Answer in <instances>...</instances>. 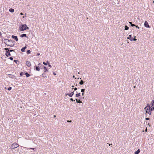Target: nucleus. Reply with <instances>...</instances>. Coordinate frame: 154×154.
Wrapping results in <instances>:
<instances>
[{
    "label": "nucleus",
    "mask_w": 154,
    "mask_h": 154,
    "mask_svg": "<svg viewBox=\"0 0 154 154\" xmlns=\"http://www.w3.org/2000/svg\"><path fill=\"white\" fill-rule=\"evenodd\" d=\"M12 38L13 39H14L16 41H17L18 40L17 37L16 36H14L13 35L12 36Z\"/></svg>",
    "instance_id": "obj_9"
},
{
    "label": "nucleus",
    "mask_w": 154,
    "mask_h": 154,
    "mask_svg": "<svg viewBox=\"0 0 154 154\" xmlns=\"http://www.w3.org/2000/svg\"><path fill=\"white\" fill-rule=\"evenodd\" d=\"M14 61L17 63V62H18V61L17 60H14Z\"/></svg>",
    "instance_id": "obj_32"
},
{
    "label": "nucleus",
    "mask_w": 154,
    "mask_h": 154,
    "mask_svg": "<svg viewBox=\"0 0 154 154\" xmlns=\"http://www.w3.org/2000/svg\"><path fill=\"white\" fill-rule=\"evenodd\" d=\"M68 122H71V121H67Z\"/></svg>",
    "instance_id": "obj_45"
},
{
    "label": "nucleus",
    "mask_w": 154,
    "mask_h": 154,
    "mask_svg": "<svg viewBox=\"0 0 154 154\" xmlns=\"http://www.w3.org/2000/svg\"><path fill=\"white\" fill-rule=\"evenodd\" d=\"M31 52V51L29 50H28L27 51L26 53L27 54H29Z\"/></svg>",
    "instance_id": "obj_25"
},
{
    "label": "nucleus",
    "mask_w": 154,
    "mask_h": 154,
    "mask_svg": "<svg viewBox=\"0 0 154 154\" xmlns=\"http://www.w3.org/2000/svg\"><path fill=\"white\" fill-rule=\"evenodd\" d=\"M129 23L131 24V26H135V25L134 24H132V22H129Z\"/></svg>",
    "instance_id": "obj_22"
},
{
    "label": "nucleus",
    "mask_w": 154,
    "mask_h": 154,
    "mask_svg": "<svg viewBox=\"0 0 154 154\" xmlns=\"http://www.w3.org/2000/svg\"><path fill=\"white\" fill-rule=\"evenodd\" d=\"M135 26L136 27H137V28L139 29V28L138 26Z\"/></svg>",
    "instance_id": "obj_39"
},
{
    "label": "nucleus",
    "mask_w": 154,
    "mask_h": 154,
    "mask_svg": "<svg viewBox=\"0 0 154 154\" xmlns=\"http://www.w3.org/2000/svg\"><path fill=\"white\" fill-rule=\"evenodd\" d=\"M2 35V33L1 32H0V35Z\"/></svg>",
    "instance_id": "obj_49"
},
{
    "label": "nucleus",
    "mask_w": 154,
    "mask_h": 154,
    "mask_svg": "<svg viewBox=\"0 0 154 154\" xmlns=\"http://www.w3.org/2000/svg\"><path fill=\"white\" fill-rule=\"evenodd\" d=\"M111 144H109V146H110V145H111Z\"/></svg>",
    "instance_id": "obj_53"
},
{
    "label": "nucleus",
    "mask_w": 154,
    "mask_h": 154,
    "mask_svg": "<svg viewBox=\"0 0 154 154\" xmlns=\"http://www.w3.org/2000/svg\"><path fill=\"white\" fill-rule=\"evenodd\" d=\"M9 77L10 78H13L14 77L13 75L9 74Z\"/></svg>",
    "instance_id": "obj_20"
},
{
    "label": "nucleus",
    "mask_w": 154,
    "mask_h": 154,
    "mask_svg": "<svg viewBox=\"0 0 154 154\" xmlns=\"http://www.w3.org/2000/svg\"><path fill=\"white\" fill-rule=\"evenodd\" d=\"M20 37H26V35L25 34H23L20 35Z\"/></svg>",
    "instance_id": "obj_16"
},
{
    "label": "nucleus",
    "mask_w": 154,
    "mask_h": 154,
    "mask_svg": "<svg viewBox=\"0 0 154 154\" xmlns=\"http://www.w3.org/2000/svg\"><path fill=\"white\" fill-rule=\"evenodd\" d=\"M145 131H147V128H146V130H145Z\"/></svg>",
    "instance_id": "obj_48"
},
{
    "label": "nucleus",
    "mask_w": 154,
    "mask_h": 154,
    "mask_svg": "<svg viewBox=\"0 0 154 154\" xmlns=\"http://www.w3.org/2000/svg\"><path fill=\"white\" fill-rule=\"evenodd\" d=\"M72 88L74 87V86L73 85H72Z\"/></svg>",
    "instance_id": "obj_51"
},
{
    "label": "nucleus",
    "mask_w": 154,
    "mask_h": 154,
    "mask_svg": "<svg viewBox=\"0 0 154 154\" xmlns=\"http://www.w3.org/2000/svg\"><path fill=\"white\" fill-rule=\"evenodd\" d=\"M75 100H76V102L77 103H82V101H80V100H78L77 99H76Z\"/></svg>",
    "instance_id": "obj_15"
},
{
    "label": "nucleus",
    "mask_w": 154,
    "mask_h": 154,
    "mask_svg": "<svg viewBox=\"0 0 154 154\" xmlns=\"http://www.w3.org/2000/svg\"><path fill=\"white\" fill-rule=\"evenodd\" d=\"M29 28L27 27L26 24H23L21 26H20V31H24L26 29H28Z\"/></svg>",
    "instance_id": "obj_2"
},
{
    "label": "nucleus",
    "mask_w": 154,
    "mask_h": 154,
    "mask_svg": "<svg viewBox=\"0 0 154 154\" xmlns=\"http://www.w3.org/2000/svg\"><path fill=\"white\" fill-rule=\"evenodd\" d=\"M43 64L45 65H47V63L45 62H43Z\"/></svg>",
    "instance_id": "obj_34"
},
{
    "label": "nucleus",
    "mask_w": 154,
    "mask_h": 154,
    "mask_svg": "<svg viewBox=\"0 0 154 154\" xmlns=\"http://www.w3.org/2000/svg\"><path fill=\"white\" fill-rule=\"evenodd\" d=\"M43 69H44V72H46L47 71H48V70L46 67L45 66H43Z\"/></svg>",
    "instance_id": "obj_11"
},
{
    "label": "nucleus",
    "mask_w": 154,
    "mask_h": 154,
    "mask_svg": "<svg viewBox=\"0 0 154 154\" xmlns=\"http://www.w3.org/2000/svg\"><path fill=\"white\" fill-rule=\"evenodd\" d=\"M23 48V49H25H25L26 48V47L25 46V47H24Z\"/></svg>",
    "instance_id": "obj_38"
},
{
    "label": "nucleus",
    "mask_w": 154,
    "mask_h": 154,
    "mask_svg": "<svg viewBox=\"0 0 154 154\" xmlns=\"http://www.w3.org/2000/svg\"><path fill=\"white\" fill-rule=\"evenodd\" d=\"M11 89H12L11 87H9L8 88V90L10 91V90H11Z\"/></svg>",
    "instance_id": "obj_29"
},
{
    "label": "nucleus",
    "mask_w": 154,
    "mask_h": 154,
    "mask_svg": "<svg viewBox=\"0 0 154 154\" xmlns=\"http://www.w3.org/2000/svg\"><path fill=\"white\" fill-rule=\"evenodd\" d=\"M21 51H22V52H25V49H23V48H22L21 49Z\"/></svg>",
    "instance_id": "obj_28"
},
{
    "label": "nucleus",
    "mask_w": 154,
    "mask_h": 154,
    "mask_svg": "<svg viewBox=\"0 0 154 154\" xmlns=\"http://www.w3.org/2000/svg\"><path fill=\"white\" fill-rule=\"evenodd\" d=\"M129 29V27L127 26H125V29L126 30H128Z\"/></svg>",
    "instance_id": "obj_23"
},
{
    "label": "nucleus",
    "mask_w": 154,
    "mask_h": 154,
    "mask_svg": "<svg viewBox=\"0 0 154 154\" xmlns=\"http://www.w3.org/2000/svg\"><path fill=\"white\" fill-rule=\"evenodd\" d=\"M42 64L41 63H39L38 65V66L39 67L41 66H42Z\"/></svg>",
    "instance_id": "obj_26"
},
{
    "label": "nucleus",
    "mask_w": 154,
    "mask_h": 154,
    "mask_svg": "<svg viewBox=\"0 0 154 154\" xmlns=\"http://www.w3.org/2000/svg\"><path fill=\"white\" fill-rule=\"evenodd\" d=\"M144 26L145 27L149 28L150 27L149 25V24L147 21H145V22L144 23Z\"/></svg>",
    "instance_id": "obj_6"
},
{
    "label": "nucleus",
    "mask_w": 154,
    "mask_h": 154,
    "mask_svg": "<svg viewBox=\"0 0 154 154\" xmlns=\"http://www.w3.org/2000/svg\"><path fill=\"white\" fill-rule=\"evenodd\" d=\"M79 83L81 85H82L84 84V82L82 80H81Z\"/></svg>",
    "instance_id": "obj_21"
},
{
    "label": "nucleus",
    "mask_w": 154,
    "mask_h": 154,
    "mask_svg": "<svg viewBox=\"0 0 154 154\" xmlns=\"http://www.w3.org/2000/svg\"><path fill=\"white\" fill-rule=\"evenodd\" d=\"M73 78H74V79H76V78H75V76L74 75V76H73Z\"/></svg>",
    "instance_id": "obj_44"
},
{
    "label": "nucleus",
    "mask_w": 154,
    "mask_h": 154,
    "mask_svg": "<svg viewBox=\"0 0 154 154\" xmlns=\"http://www.w3.org/2000/svg\"><path fill=\"white\" fill-rule=\"evenodd\" d=\"M5 49L6 51V53L5 54L6 55L7 57H8L9 56H11V54L10 53L9 50H8V48H5Z\"/></svg>",
    "instance_id": "obj_4"
},
{
    "label": "nucleus",
    "mask_w": 154,
    "mask_h": 154,
    "mask_svg": "<svg viewBox=\"0 0 154 154\" xmlns=\"http://www.w3.org/2000/svg\"><path fill=\"white\" fill-rule=\"evenodd\" d=\"M85 89H82L81 90V92H82V96H83V97H82L83 99H84V98L83 96L84 95V93L85 92Z\"/></svg>",
    "instance_id": "obj_8"
},
{
    "label": "nucleus",
    "mask_w": 154,
    "mask_h": 154,
    "mask_svg": "<svg viewBox=\"0 0 154 154\" xmlns=\"http://www.w3.org/2000/svg\"><path fill=\"white\" fill-rule=\"evenodd\" d=\"M23 75V73L22 72H20V75L21 76H22V75Z\"/></svg>",
    "instance_id": "obj_30"
},
{
    "label": "nucleus",
    "mask_w": 154,
    "mask_h": 154,
    "mask_svg": "<svg viewBox=\"0 0 154 154\" xmlns=\"http://www.w3.org/2000/svg\"><path fill=\"white\" fill-rule=\"evenodd\" d=\"M19 146V145L17 143H14L12 144L11 147V148L12 149H13L16 148H17Z\"/></svg>",
    "instance_id": "obj_3"
},
{
    "label": "nucleus",
    "mask_w": 154,
    "mask_h": 154,
    "mask_svg": "<svg viewBox=\"0 0 154 154\" xmlns=\"http://www.w3.org/2000/svg\"><path fill=\"white\" fill-rule=\"evenodd\" d=\"M10 12H13L14 11V10L12 8H11L9 10Z\"/></svg>",
    "instance_id": "obj_18"
},
{
    "label": "nucleus",
    "mask_w": 154,
    "mask_h": 154,
    "mask_svg": "<svg viewBox=\"0 0 154 154\" xmlns=\"http://www.w3.org/2000/svg\"><path fill=\"white\" fill-rule=\"evenodd\" d=\"M134 37H135V38H133L131 37V35H129V37H127V39H129L131 41H133H133H135L137 40V39L135 38V36Z\"/></svg>",
    "instance_id": "obj_5"
},
{
    "label": "nucleus",
    "mask_w": 154,
    "mask_h": 154,
    "mask_svg": "<svg viewBox=\"0 0 154 154\" xmlns=\"http://www.w3.org/2000/svg\"><path fill=\"white\" fill-rule=\"evenodd\" d=\"M150 110L151 111L152 110H154V106L152 108H151V109H150Z\"/></svg>",
    "instance_id": "obj_31"
},
{
    "label": "nucleus",
    "mask_w": 154,
    "mask_h": 154,
    "mask_svg": "<svg viewBox=\"0 0 154 154\" xmlns=\"http://www.w3.org/2000/svg\"><path fill=\"white\" fill-rule=\"evenodd\" d=\"M145 110L146 111V113H148L149 115H151V112L150 110V106L149 104H147V106L144 108Z\"/></svg>",
    "instance_id": "obj_1"
},
{
    "label": "nucleus",
    "mask_w": 154,
    "mask_h": 154,
    "mask_svg": "<svg viewBox=\"0 0 154 154\" xmlns=\"http://www.w3.org/2000/svg\"><path fill=\"white\" fill-rule=\"evenodd\" d=\"M47 63H48V65L50 67H51V65H50V64H49V63L48 62V61H47Z\"/></svg>",
    "instance_id": "obj_27"
},
{
    "label": "nucleus",
    "mask_w": 154,
    "mask_h": 154,
    "mask_svg": "<svg viewBox=\"0 0 154 154\" xmlns=\"http://www.w3.org/2000/svg\"><path fill=\"white\" fill-rule=\"evenodd\" d=\"M70 100H71V101H75V100H73V99L72 98H70Z\"/></svg>",
    "instance_id": "obj_35"
},
{
    "label": "nucleus",
    "mask_w": 154,
    "mask_h": 154,
    "mask_svg": "<svg viewBox=\"0 0 154 154\" xmlns=\"http://www.w3.org/2000/svg\"><path fill=\"white\" fill-rule=\"evenodd\" d=\"M39 55H40V53H38L37 54H36V55H37V56H39Z\"/></svg>",
    "instance_id": "obj_36"
},
{
    "label": "nucleus",
    "mask_w": 154,
    "mask_h": 154,
    "mask_svg": "<svg viewBox=\"0 0 154 154\" xmlns=\"http://www.w3.org/2000/svg\"><path fill=\"white\" fill-rule=\"evenodd\" d=\"M25 75H26L27 77H29L30 75L29 73H28L27 72H26L25 73Z\"/></svg>",
    "instance_id": "obj_17"
},
{
    "label": "nucleus",
    "mask_w": 154,
    "mask_h": 154,
    "mask_svg": "<svg viewBox=\"0 0 154 154\" xmlns=\"http://www.w3.org/2000/svg\"><path fill=\"white\" fill-rule=\"evenodd\" d=\"M9 59L11 60H13V58L12 57H10V58H9Z\"/></svg>",
    "instance_id": "obj_33"
},
{
    "label": "nucleus",
    "mask_w": 154,
    "mask_h": 154,
    "mask_svg": "<svg viewBox=\"0 0 154 154\" xmlns=\"http://www.w3.org/2000/svg\"><path fill=\"white\" fill-rule=\"evenodd\" d=\"M135 87H135V86H134V88H135Z\"/></svg>",
    "instance_id": "obj_52"
},
{
    "label": "nucleus",
    "mask_w": 154,
    "mask_h": 154,
    "mask_svg": "<svg viewBox=\"0 0 154 154\" xmlns=\"http://www.w3.org/2000/svg\"><path fill=\"white\" fill-rule=\"evenodd\" d=\"M24 16H23V18H24Z\"/></svg>",
    "instance_id": "obj_55"
},
{
    "label": "nucleus",
    "mask_w": 154,
    "mask_h": 154,
    "mask_svg": "<svg viewBox=\"0 0 154 154\" xmlns=\"http://www.w3.org/2000/svg\"><path fill=\"white\" fill-rule=\"evenodd\" d=\"M74 91H76V90H77V88H74Z\"/></svg>",
    "instance_id": "obj_41"
},
{
    "label": "nucleus",
    "mask_w": 154,
    "mask_h": 154,
    "mask_svg": "<svg viewBox=\"0 0 154 154\" xmlns=\"http://www.w3.org/2000/svg\"><path fill=\"white\" fill-rule=\"evenodd\" d=\"M81 96V93H79L78 94H75V97H79L80 96Z\"/></svg>",
    "instance_id": "obj_12"
},
{
    "label": "nucleus",
    "mask_w": 154,
    "mask_h": 154,
    "mask_svg": "<svg viewBox=\"0 0 154 154\" xmlns=\"http://www.w3.org/2000/svg\"><path fill=\"white\" fill-rule=\"evenodd\" d=\"M140 152L139 149L137 150V151H135L134 152V154H138Z\"/></svg>",
    "instance_id": "obj_14"
},
{
    "label": "nucleus",
    "mask_w": 154,
    "mask_h": 154,
    "mask_svg": "<svg viewBox=\"0 0 154 154\" xmlns=\"http://www.w3.org/2000/svg\"><path fill=\"white\" fill-rule=\"evenodd\" d=\"M148 125L149 126H150V124L149 123H148Z\"/></svg>",
    "instance_id": "obj_46"
},
{
    "label": "nucleus",
    "mask_w": 154,
    "mask_h": 154,
    "mask_svg": "<svg viewBox=\"0 0 154 154\" xmlns=\"http://www.w3.org/2000/svg\"><path fill=\"white\" fill-rule=\"evenodd\" d=\"M42 76L44 78H45L47 77V75L45 73H43L42 74Z\"/></svg>",
    "instance_id": "obj_13"
},
{
    "label": "nucleus",
    "mask_w": 154,
    "mask_h": 154,
    "mask_svg": "<svg viewBox=\"0 0 154 154\" xmlns=\"http://www.w3.org/2000/svg\"><path fill=\"white\" fill-rule=\"evenodd\" d=\"M53 74H54V75H56V73L55 72H53Z\"/></svg>",
    "instance_id": "obj_42"
},
{
    "label": "nucleus",
    "mask_w": 154,
    "mask_h": 154,
    "mask_svg": "<svg viewBox=\"0 0 154 154\" xmlns=\"http://www.w3.org/2000/svg\"><path fill=\"white\" fill-rule=\"evenodd\" d=\"M20 15H23V14L21 13L20 14Z\"/></svg>",
    "instance_id": "obj_47"
},
{
    "label": "nucleus",
    "mask_w": 154,
    "mask_h": 154,
    "mask_svg": "<svg viewBox=\"0 0 154 154\" xmlns=\"http://www.w3.org/2000/svg\"><path fill=\"white\" fill-rule=\"evenodd\" d=\"M9 51L10 52H11V51H14H14L13 50H11Z\"/></svg>",
    "instance_id": "obj_40"
},
{
    "label": "nucleus",
    "mask_w": 154,
    "mask_h": 154,
    "mask_svg": "<svg viewBox=\"0 0 154 154\" xmlns=\"http://www.w3.org/2000/svg\"><path fill=\"white\" fill-rule=\"evenodd\" d=\"M145 119L147 120H149V118H145Z\"/></svg>",
    "instance_id": "obj_37"
},
{
    "label": "nucleus",
    "mask_w": 154,
    "mask_h": 154,
    "mask_svg": "<svg viewBox=\"0 0 154 154\" xmlns=\"http://www.w3.org/2000/svg\"><path fill=\"white\" fill-rule=\"evenodd\" d=\"M74 92H72L70 93H69L68 94H66V95H68L69 97H72V96L74 94Z\"/></svg>",
    "instance_id": "obj_7"
},
{
    "label": "nucleus",
    "mask_w": 154,
    "mask_h": 154,
    "mask_svg": "<svg viewBox=\"0 0 154 154\" xmlns=\"http://www.w3.org/2000/svg\"><path fill=\"white\" fill-rule=\"evenodd\" d=\"M30 149H33V150H34L35 149V148H30Z\"/></svg>",
    "instance_id": "obj_43"
},
{
    "label": "nucleus",
    "mask_w": 154,
    "mask_h": 154,
    "mask_svg": "<svg viewBox=\"0 0 154 154\" xmlns=\"http://www.w3.org/2000/svg\"><path fill=\"white\" fill-rule=\"evenodd\" d=\"M35 69L37 71H39L40 70V68L39 67H38V66H36L35 67Z\"/></svg>",
    "instance_id": "obj_19"
},
{
    "label": "nucleus",
    "mask_w": 154,
    "mask_h": 154,
    "mask_svg": "<svg viewBox=\"0 0 154 154\" xmlns=\"http://www.w3.org/2000/svg\"><path fill=\"white\" fill-rule=\"evenodd\" d=\"M26 64L28 66H31V63L29 61H27L26 62Z\"/></svg>",
    "instance_id": "obj_10"
},
{
    "label": "nucleus",
    "mask_w": 154,
    "mask_h": 154,
    "mask_svg": "<svg viewBox=\"0 0 154 154\" xmlns=\"http://www.w3.org/2000/svg\"><path fill=\"white\" fill-rule=\"evenodd\" d=\"M56 117V116L55 115H54V118Z\"/></svg>",
    "instance_id": "obj_50"
},
{
    "label": "nucleus",
    "mask_w": 154,
    "mask_h": 154,
    "mask_svg": "<svg viewBox=\"0 0 154 154\" xmlns=\"http://www.w3.org/2000/svg\"><path fill=\"white\" fill-rule=\"evenodd\" d=\"M153 2L154 3V1H153Z\"/></svg>",
    "instance_id": "obj_56"
},
{
    "label": "nucleus",
    "mask_w": 154,
    "mask_h": 154,
    "mask_svg": "<svg viewBox=\"0 0 154 154\" xmlns=\"http://www.w3.org/2000/svg\"><path fill=\"white\" fill-rule=\"evenodd\" d=\"M78 74H80V72H79L78 73Z\"/></svg>",
    "instance_id": "obj_54"
},
{
    "label": "nucleus",
    "mask_w": 154,
    "mask_h": 154,
    "mask_svg": "<svg viewBox=\"0 0 154 154\" xmlns=\"http://www.w3.org/2000/svg\"><path fill=\"white\" fill-rule=\"evenodd\" d=\"M154 100H153L152 101L151 104H152V106L154 105Z\"/></svg>",
    "instance_id": "obj_24"
}]
</instances>
